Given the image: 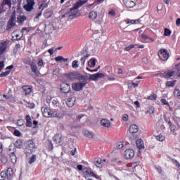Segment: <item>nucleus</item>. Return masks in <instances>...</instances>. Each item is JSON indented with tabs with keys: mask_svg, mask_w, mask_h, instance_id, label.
I'll return each mask as SVG.
<instances>
[{
	"mask_svg": "<svg viewBox=\"0 0 180 180\" xmlns=\"http://www.w3.org/2000/svg\"><path fill=\"white\" fill-rule=\"evenodd\" d=\"M36 150V143L32 140H29L25 150V153L27 157L32 154Z\"/></svg>",
	"mask_w": 180,
	"mask_h": 180,
	"instance_id": "1",
	"label": "nucleus"
},
{
	"mask_svg": "<svg viewBox=\"0 0 180 180\" xmlns=\"http://www.w3.org/2000/svg\"><path fill=\"white\" fill-rule=\"evenodd\" d=\"M13 176V169L8 168L6 172H1L0 173V180H11Z\"/></svg>",
	"mask_w": 180,
	"mask_h": 180,
	"instance_id": "2",
	"label": "nucleus"
},
{
	"mask_svg": "<svg viewBox=\"0 0 180 180\" xmlns=\"http://www.w3.org/2000/svg\"><path fill=\"white\" fill-rule=\"evenodd\" d=\"M158 56L162 60V61H167L169 58V53L167 49H160L158 52Z\"/></svg>",
	"mask_w": 180,
	"mask_h": 180,
	"instance_id": "3",
	"label": "nucleus"
},
{
	"mask_svg": "<svg viewBox=\"0 0 180 180\" xmlns=\"http://www.w3.org/2000/svg\"><path fill=\"white\" fill-rule=\"evenodd\" d=\"M16 26V15L13 14L8 22L7 30H11L12 27H15Z\"/></svg>",
	"mask_w": 180,
	"mask_h": 180,
	"instance_id": "4",
	"label": "nucleus"
},
{
	"mask_svg": "<svg viewBox=\"0 0 180 180\" xmlns=\"http://www.w3.org/2000/svg\"><path fill=\"white\" fill-rule=\"evenodd\" d=\"M77 80L79 81V83L85 86L86 84L89 82V77L86 75H84L82 74L79 73V76L77 77Z\"/></svg>",
	"mask_w": 180,
	"mask_h": 180,
	"instance_id": "5",
	"label": "nucleus"
},
{
	"mask_svg": "<svg viewBox=\"0 0 180 180\" xmlns=\"http://www.w3.org/2000/svg\"><path fill=\"white\" fill-rule=\"evenodd\" d=\"M82 172L84 176H89V175H91L96 179H101V176L95 174V173H94V171H92L91 169L84 168L83 169Z\"/></svg>",
	"mask_w": 180,
	"mask_h": 180,
	"instance_id": "6",
	"label": "nucleus"
},
{
	"mask_svg": "<svg viewBox=\"0 0 180 180\" xmlns=\"http://www.w3.org/2000/svg\"><path fill=\"white\" fill-rule=\"evenodd\" d=\"M34 4V0H27V4L24 6V9H25L27 12H32Z\"/></svg>",
	"mask_w": 180,
	"mask_h": 180,
	"instance_id": "7",
	"label": "nucleus"
},
{
	"mask_svg": "<svg viewBox=\"0 0 180 180\" xmlns=\"http://www.w3.org/2000/svg\"><path fill=\"white\" fill-rule=\"evenodd\" d=\"M71 91V86L69 84L62 83L60 84V91L63 94H69Z\"/></svg>",
	"mask_w": 180,
	"mask_h": 180,
	"instance_id": "8",
	"label": "nucleus"
},
{
	"mask_svg": "<svg viewBox=\"0 0 180 180\" xmlns=\"http://www.w3.org/2000/svg\"><path fill=\"white\" fill-rule=\"evenodd\" d=\"M105 75L103 73L97 72L96 74L91 75L89 77V81H98L99 78H103Z\"/></svg>",
	"mask_w": 180,
	"mask_h": 180,
	"instance_id": "9",
	"label": "nucleus"
},
{
	"mask_svg": "<svg viewBox=\"0 0 180 180\" xmlns=\"http://www.w3.org/2000/svg\"><path fill=\"white\" fill-rule=\"evenodd\" d=\"M41 112L44 117H51L53 115V111H51V110L46 107H42Z\"/></svg>",
	"mask_w": 180,
	"mask_h": 180,
	"instance_id": "10",
	"label": "nucleus"
},
{
	"mask_svg": "<svg viewBox=\"0 0 180 180\" xmlns=\"http://www.w3.org/2000/svg\"><path fill=\"white\" fill-rule=\"evenodd\" d=\"M79 73L77 72H70V73H66L65 75V77L69 79V81H75V79H78V76Z\"/></svg>",
	"mask_w": 180,
	"mask_h": 180,
	"instance_id": "11",
	"label": "nucleus"
},
{
	"mask_svg": "<svg viewBox=\"0 0 180 180\" xmlns=\"http://www.w3.org/2000/svg\"><path fill=\"white\" fill-rule=\"evenodd\" d=\"M64 116H65L64 111H61V110L52 111L51 117H56L57 119H63Z\"/></svg>",
	"mask_w": 180,
	"mask_h": 180,
	"instance_id": "12",
	"label": "nucleus"
},
{
	"mask_svg": "<svg viewBox=\"0 0 180 180\" xmlns=\"http://www.w3.org/2000/svg\"><path fill=\"white\" fill-rule=\"evenodd\" d=\"M124 155L127 160H131L134 157V150L133 149H127L124 153Z\"/></svg>",
	"mask_w": 180,
	"mask_h": 180,
	"instance_id": "13",
	"label": "nucleus"
},
{
	"mask_svg": "<svg viewBox=\"0 0 180 180\" xmlns=\"http://www.w3.org/2000/svg\"><path fill=\"white\" fill-rule=\"evenodd\" d=\"M84 86L80 82H76L72 84V89L73 91H76L77 92H79V91H82V89H84Z\"/></svg>",
	"mask_w": 180,
	"mask_h": 180,
	"instance_id": "14",
	"label": "nucleus"
},
{
	"mask_svg": "<svg viewBox=\"0 0 180 180\" xmlns=\"http://www.w3.org/2000/svg\"><path fill=\"white\" fill-rule=\"evenodd\" d=\"M86 2V0H79V1H77L75 6L70 8V12H72V11H75L77 9H79L82 5H84Z\"/></svg>",
	"mask_w": 180,
	"mask_h": 180,
	"instance_id": "15",
	"label": "nucleus"
},
{
	"mask_svg": "<svg viewBox=\"0 0 180 180\" xmlns=\"http://www.w3.org/2000/svg\"><path fill=\"white\" fill-rule=\"evenodd\" d=\"M123 2L124 5L128 9H131V8H134V6H136V2H134L133 0H123Z\"/></svg>",
	"mask_w": 180,
	"mask_h": 180,
	"instance_id": "16",
	"label": "nucleus"
},
{
	"mask_svg": "<svg viewBox=\"0 0 180 180\" xmlns=\"http://www.w3.org/2000/svg\"><path fill=\"white\" fill-rule=\"evenodd\" d=\"M82 54H84L83 56L80 59L81 65L84 67L85 65V61H86V59L88 57H89V54L86 51H82Z\"/></svg>",
	"mask_w": 180,
	"mask_h": 180,
	"instance_id": "17",
	"label": "nucleus"
},
{
	"mask_svg": "<svg viewBox=\"0 0 180 180\" xmlns=\"http://www.w3.org/2000/svg\"><path fill=\"white\" fill-rule=\"evenodd\" d=\"M53 140L55 143H56V144H58L59 146L63 144V136L59 134H56L53 136Z\"/></svg>",
	"mask_w": 180,
	"mask_h": 180,
	"instance_id": "18",
	"label": "nucleus"
},
{
	"mask_svg": "<svg viewBox=\"0 0 180 180\" xmlns=\"http://www.w3.org/2000/svg\"><path fill=\"white\" fill-rule=\"evenodd\" d=\"M174 75H175V72L174 70H167L162 74V77L167 79L174 77Z\"/></svg>",
	"mask_w": 180,
	"mask_h": 180,
	"instance_id": "19",
	"label": "nucleus"
},
{
	"mask_svg": "<svg viewBox=\"0 0 180 180\" xmlns=\"http://www.w3.org/2000/svg\"><path fill=\"white\" fill-rule=\"evenodd\" d=\"M75 101H77V98L75 97H71L68 98L66 101V105L68 106V108H72L75 103Z\"/></svg>",
	"mask_w": 180,
	"mask_h": 180,
	"instance_id": "20",
	"label": "nucleus"
},
{
	"mask_svg": "<svg viewBox=\"0 0 180 180\" xmlns=\"http://www.w3.org/2000/svg\"><path fill=\"white\" fill-rule=\"evenodd\" d=\"M27 18L25 15H19L17 16V22L19 23V25H23L25 23V20H26Z\"/></svg>",
	"mask_w": 180,
	"mask_h": 180,
	"instance_id": "21",
	"label": "nucleus"
},
{
	"mask_svg": "<svg viewBox=\"0 0 180 180\" xmlns=\"http://www.w3.org/2000/svg\"><path fill=\"white\" fill-rule=\"evenodd\" d=\"M136 146L139 150L144 149V141L141 139H138L136 141Z\"/></svg>",
	"mask_w": 180,
	"mask_h": 180,
	"instance_id": "22",
	"label": "nucleus"
},
{
	"mask_svg": "<svg viewBox=\"0 0 180 180\" xmlns=\"http://www.w3.org/2000/svg\"><path fill=\"white\" fill-rule=\"evenodd\" d=\"M7 46L8 44L6 43V41L0 43V54H4V53H5Z\"/></svg>",
	"mask_w": 180,
	"mask_h": 180,
	"instance_id": "23",
	"label": "nucleus"
},
{
	"mask_svg": "<svg viewBox=\"0 0 180 180\" xmlns=\"http://www.w3.org/2000/svg\"><path fill=\"white\" fill-rule=\"evenodd\" d=\"M22 90L24 91L25 95H30V94H32V86H23L22 87Z\"/></svg>",
	"mask_w": 180,
	"mask_h": 180,
	"instance_id": "24",
	"label": "nucleus"
},
{
	"mask_svg": "<svg viewBox=\"0 0 180 180\" xmlns=\"http://www.w3.org/2000/svg\"><path fill=\"white\" fill-rule=\"evenodd\" d=\"M101 124L103 126V127H109L110 126V121L106 118L103 119L101 120Z\"/></svg>",
	"mask_w": 180,
	"mask_h": 180,
	"instance_id": "25",
	"label": "nucleus"
},
{
	"mask_svg": "<svg viewBox=\"0 0 180 180\" xmlns=\"http://www.w3.org/2000/svg\"><path fill=\"white\" fill-rule=\"evenodd\" d=\"M30 68H31L32 72L34 74H36V75L39 74V70L37 69V65H36V63H32L30 64Z\"/></svg>",
	"mask_w": 180,
	"mask_h": 180,
	"instance_id": "26",
	"label": "nucleus"
},
{
	"mask_svg": "<svg viewBox=\"0 0 180 180\" xmlns=\"http://www.w3.org/2000/svg\"><path fill=\"white\" fill-rule=\"evenodd\" d=\"M139 131V127L136 124H132L129 127V132L131 134L137 133Z\"/></svg>",
	"mask_w": 180,
	"mask_h": 180,
	"instance_id": "27",
	"label": "nucleus"
},
{
	"mask_svg": "<svg viewBox=\"0 0 180 180\" xmlns=\"http://www.w3.org/2000/svg\"><path fill=\"white\" fill-rule=\"evenodd\" d=\"M160 102L163 106H167L170 111L172 110V108L171 107V105H169V103H168V101L166 99L162 98L160 100Z\"/></svg>",
	"mask_w": 180,
	"mask_h": 180,
	"instance_id": "28",
	"label": "nucleus"
},
{
	"mask_svg": "<svg viewBox=\"0 0 180 180\" xmlns=\"http://www.w3.org/2000/svg\"><path fill=\"white\" fill-rule=\"evenodd\" d=\"M25 120L27 127H32V117H30V115H26Z\"/></svg>",
	"mask_w": 180,
	"mask_h": 180,
	"instance_id": "29",
	"label": "nucleus"
},
{
	"mask_svg": "<svg viewBox=\"0 0 180 180\" xmlns=\"http://www.w3.org/2000/svg\"><path fill=\"white\" fill-rule=\"evenodd\" d=\"M3 6H8V8H11L12 6V2L11 0H4L3 2L1 3Z\"/></svg>",
	"mask_w": 180,
	"mask_h": 180,
	"instance_id": "30",
	"label": "nucleus"
},
{
	"mask_svg": "<svg viewBox=\"0 0 180 180\" xmlns=\"http://www.w3.org/2000/svg\"><path fill=\"white\" fill-rule=\"evenodd\" d=\"M98 16V13L96 11H91L89 13V18L91 19L92 20L96 19V17Z\"/></svg>",
	"mask_w": 180,
	"mask_h": 180,
	"instance_id": "31",
	"label": "nucleus"
},
{
	"mask_svg": "<svg viewBox=\"0 0 180 180\" xmlns=\"http://www.w3.org/2000/svg\"><path fill=\"white\" fill-rule=\"evenodd\" d=\"M102 160L101 159H96L95 160V165L98 167V168H103V165L102 164Z\"/></svg>",
	"mask_w": 180,
	"mask_h": 180,
	"instance_id": "32",
	"label": "nucleus"
},
{
	"mask_svg": "<svg viewBox=\"0 0 180 180\" xmlns=\"http://www.w3.org/2000/svg\"><path fill=\"white\" fill-rule=\"evenodd\" d=\"M84 136L89 137V139H94V132L85 129Z\"/></svg>",
	"mask_w": 180,
	"mask_h": 180,
	"instance_id": "33",
	"label": "nucleus"
},
{
	"mask_svg": "<svg viewBox=\"0 0 180 180\" xmlns=\"http://www.w3.org/2000/svg\"><path fill=\"white\" fill-rule=\"evenodd\" d=\"M176 84V80L174 81H167L165 84L166 86L172 88L173 86H175V84Z\"/></svg>",
	"mask_w": 180,
	"mask_h": 180,
	"instance_id": "34",
	"label": "nucleus"
},
{
	"mask_svg": "<svg viewBox=\"0 0 180 180\" xmlns=\"http://www.w3.org/2000/svg\"><path fill=\"white\" fill-rule=\"evenodd\" d=\"M10 159L11 160V162L13 164H16V162L18 161V158H16V155L15 153H11L10 155Z\"/></svg>",
	"mask_w": 180,
	"mask_h": 180,
	"instance_id": "35",
	"label": "nucleus"
},
{
	"mask_svg": "<svg viewBox=\"0 0 180 180\" xmlns=\"http://www.w3.org/2000/svg\"><path fill=\"white\" fill-rule=\"evenodd\" d=\"M53 13L54 12L53 11H47L44 13V16L46 19H49V18H51V16H53Z\"/></svg>",
	"mask_w": 180,
	"mask_h": 180,
	"instance_id": "36",
	"label": "nucleus"
},
{
	"mask_svg": "<svg viewBox=\"0 0 180 180\" xmlns=\"http://www.w3.org/2000/svg\"><path fill=\"white\" fill-rule=\"evenodd\" d=\"M96 64V60L95 59H90L88 62L89 67H91V68H94Z\"/></svg>",
	"mask_w": 180,
	"mask_h": 180,
	"instance_id": "37",
	"label": "nucleus"
},
{
	"mask_svg": "<svg viewBox=\"0 0 180 180\" xmlns=\"http://www.w3.org/2000/svg\"><path fill=\"white\" fill-rule=\"evenodd\" d=\"M167 122L168 124L169 125V129H170L171 131H173V133H175V129H176L175 125L172 124V122H171V120H167Z\"/></svg>",
	"mask_w": 180,
	"mask_h": 180,
	"instance_id": "38",
	"label": "nucleus"
},
{
	"mask_svg": "<svg viewBox=\"0 0 180 180\" xmlns=\"http://www.w3.org/2000/svg\"><path fill=\"white\" fill-rule=\"evenodd\" d=\"M67 58H64V57L63 56H57L55 58V61L60 63L61 61H63V63H65V61H67Z\"/></svg>",
	"mask_w": 180,
	"mask_h": 180,
	"instance_id": "39",
	"label": "nucleus"
},
{
	"mask_svg": "<svg viewBox=\"0 0 180 180\" xmlns=\"http://www.w3.org/2000/svg\"><path fill=\"white\" fill-rule=\"evenodd\" d=\"M22 140L21 139H17L15 143V146L16 148H22Z\"/></svg>",
	"mask_w": 180,
	"mask_h": 180,
	"instance_id": "40",
	"label": "nucleus"
},
{
	"mask_svg": "<svg viewBox=\"0 0 180 180\" xmlns=\"http://www.w3.org/2000/svg\"><path fill=\"white\" fill-rule=\"evenodd\" d=\"M8 99H9V96L8 95H0V101L1 102H4L5 101H8Z\"/></svg>",
	"mask_w": 180,
	"mask_h": 180,
	"instance_id": "41",
	"label": "nucleus"
},
{
	"mask_svg": "<svg viewBox=\"0 0 180 180\" xmlns=\"http://www.w3.org/2000/svg\"><path fill=\"white\" fill-rule=\"evenodd\" d=\"M37 158L36 155H33L30 158L29 164H33V162H35Z\"/></svg>",
	"mask_w": 180,
	"mask_h": 180,
	"instance_id": "42",
	"label": "nucleus"
},
{
	"mask_svg": "<svg viewBox=\"0 0 180 180\" xmlns=\"http://www.w3.org/2000/svg\"><path fill=\"white\" fill-rule=\"evenodd\" d=\"M43 14V11H40L35 18H34V22H39V19H40V16Z\"/></svg>",
	"mask_w": 180,
	"mask_h": 180,
	"instance_id": "43",
	"label": "nucleus"
},
{
	"mask_svg": "<svg viewBox=\"0 0 180 180\" xmlns=\"http://www.w3.org/2000/svg\"><path fill=\"white\" fill-rule=\"evenodd\" d=\"M43 14V11H40L35 18H34V22H39V19H40V16Z\"/></svg>",
	"mask_w": 180,
	"mask_h": 180,
	"instance_id": "44",
	"label": "nucleus"
},
{
	"mask_svg": "<svg viewBox=\"0 0 180 180\" xmlns=\"http://www.w3.org/2000/svg\"><path fill=\"white\" fill-rule=\"evenodd\" d=\"M11 74V70H7L6 72H3L0 74V77L2 78L4 77H8Z\"/></svg>",
	"mask_w": 180,
	"mask_h": 180,
	"instance_id": "45",
	"label": "nucleus"
},
{
	"mask_svg": "<svg viewBox=\"0 0 180 180\" xmlns=\"http://www.w3.org/2000/svg\"><path fill=\"white\" fill-rule=\"evenodd\" d=\"M156 140H158V141H164V140H165V136L159 134L156 136Z\"/></svg>",
	"mask_w": 180,
	"mask_h": 180,
	"instance_id": "46",
	"label": "nucleus"
},
{
	"mask_svg": "<svg viewBox=\"0 0 180 180\" xmlns=\"http://www.w3.org/2000/svg\"><path fill=\"white\" fill-rule=\"evenodd\" d=\"M174 116L177 117V119H180V108H177L174 110Z\"/></svg>",
	"mask_w": 180,
	"mask_h": 180,
	"instance_id": "47",
	"label": "nucleus"
},
{
	"mask_svg": "<svg viewBox=\"0 0 180 180\" xmlns=\"http://www.w3.org/2000/svg\"><path fill=\"white\" fill-rule=\"evenodd\" d=\"M174 94L178 99H180V90L178 89H174Z\"/></svg>",
	"mask_w": 180,
	"mask_h": 180,
	"instance_id": "48",
	"label": "nucleus"
},
{
	"mask_svg": "<svg viewBox=\"0 0 180 180\" xmlns=\"http://www.w3.org/2000/svg\"><path fill=\"white\" fill-rule=\"evenodd\" d=\"M118 150H120L121 148H123V147H124V142H118L117 143V146H116Z\"/></svg>",
	"mask_w": 180,
	"mask_h": 180,
	"instance_id": "49",
	"label": "nucleus"
},
{
	"mask_svg": "<svg viewBox=\"0 0 180 180\" xmlns=\"http://www.w3.org/2000/svg\"><path fill=\"white\" fill-rule=\"evenodd\" d=\"M72 68H78V67H79V65H78V60H73L72 63Z\"/></svg>",
	"mask_w": 180,
	"mask_h": 180,
	"instance_id": "50",
	"label": "nucleus"
},
{
	"mask_svg": "<svg viewBox=\"0 0 180 180\" xmlns=\"http://www.w3.org/2000/svg\"><path fill=\"white\" fill-rule=\"evenodd\" d=\"M37 65L39 67H44V62H43V59L41 58L38 59Z\"/></svg>",
	"mask_w": 180,
	"mask_h": 180,
	"instance_id": "51",
	"label": "nucleus"
},
{
	"mask_svg": "<svg viewBox=\"0 0 180 180\" xmlns=\"http://www.w3.org/2000/svg\"><path fill=\"white\" fill-rule=\"evenodd\" d=\"M171 30H169V29L168 28H165V32H164V36H171Z\"/></svg>",
	"mask_w": 180,
	"mask_h": 180,
	"instance_id": "52",
	"label": "nucleus"
},
{
	"mask_svg": "<svg viewBox=\"0 0 180 180\" xmlns=\"http://www.w3.org/2000/svg\"><path fill=\"white\" fill-rule=\"evenodd\" d=\"M25 124V120L23 119H20L17 121V125L18 126H23Z\"/></svg>",
	"mask_w": 180,
	"mask_h": 180,
	"instance_id": "53",
	"label": "nucleus"
},
{
	"mask_svg": "<svg viewBox=\"0 0 180 180\" xmlns=\"http://www.w3.org/2000/svg\"><path fill=\"white\" fill-rule=\"evenodd\" d=\"M25 32H26V33H29V32H30V29L27 28V27H23L21 30V33H22V37H23V33H25Z\"/></svg>",
	"mask_w": 180,
	"mask_h": 180,
	"instance_id": "54",
	"label": "nucleus"
},
{
	"mask_svg": "<svg viewBox=\"0 0 180 180\" xmlns=\"http://www.w3.org/2000/svg\"><path fill=\"white\" fill-rule=\"evenodd\" d=\"M14 136H16L17 137H20V136H22V133L20 132V131L15 129L13 132Z\"/></svg>",
	"mask_w": 180,
	"mask_h": 180,
	"instance_id": "55",
	"label": "nucleus"
},
{
	"mask_svg": "<svg viewBox=\"0 0 180 180\" xmlns=\"http://www.w3.org/2000/svg\"><path fill=\"white\" fill-rule=\"evenodd\" d=\"M148 99L150 101H155L157 99V94H153L151 96H149Z\"/></svg>",
	"mask_w": 180,
	"mask_h": 180,
	"instance_id": "56",
	"label": "nucleus"
},
{
	"mask_svg": "<svg viewBox=\"0 0 180 180\" xmlns=\"http://www.w3.org/2000/svg\"><path fill=\"white\" fill-rule=\"evenodd\" d=\"M47 6H48L47 4H41L39 6V9H41V11H44V9H46V8H47Z\"/></svg>",
	"mask_w": 180,
	"mask_h": 180,
	"instance_id": "57",
	"label": "nucleus"
},
{
	"mask_svg": "<svg viewBox=\"0 0 180 180\" xmlns=\"http://www.w3.org/2000/svg\"><path fill=\"white\" fill-rule=\"evenodd\" d=\"M0 137L2 140H6V139H11V137L6 135H4V134H2V132H1V134H0Z\"/></svg>",
	"mask_w": 180,
	"mask_h": 180,
	"instance_id": "58",
	"label": "nucleus"
},
{
	"mask_svg": "<svg viewBox=\"0 0 180 180\" xmlns=\"http://www.w3.org/2000/svg\"><path fill=\"white\" fill-rule=\"evenodd\" d=\"M122 120L124 121V122H127V120H129V115L127 114H125L122 116Z\"/></svg>",
	"mask_w": 180,
	"mask_h": 180,
	"instance_id": "59",
	"label": "nucleus"
},
{
	"mask_svg": "<svg viewBox=\"0 0 180 180\" xmlns=\"http://www.w3.org/2000/svg\"><path fill=\"white\" fill-rule=\"evenodd\" d=\"M52 99H53V97H51V96H47L46 99V102L47 103H50L51 102Z\"/></svg>",
	"mask_w": 180,
	"mask_h": 180,
	"instance_id": "60",
	"label": "nucleus"
},
{
	"mask_svg": "<svg viewBox=\"0 0 180 180\" xmlns=\"http://www.w3.org/2000/svg\"><path fill=\"white\" fill-rule=\"evenodd\" d=\"M131 49H134V45L131 44L129 46L125 48L126 51H130V50H131Z\"/></svg>",
	"mask_w": 180,
	"mask_h": 180,
	"instance_id": "61",
	"label": "nucleus"
},
{
	"mask_svg": "<svg viewBox=\"0 0 180 180\" xmlns=\"http://www.w3.org/2000/svg\"><path fill=\"white\" fill-rule=\"evenodd\" d=\"M1 162L2 164H6V162H8V158H6L5 156H3L1 158Z\"/></svg>",
	"mask_w": 180,
	"mask_h": 180,
	"instance_id": "62",
	"label": "nucleus"
},
{
	"mask_svg": "<svg viewBox=\"0 0 180 180\" xmlns=\"http://www.w3.org/2000/svg\"><path fill=\"white\" fill-rule=\"evenodd\" d=\"M125 22L127 25H129V23H131V25H134V22H135L134 20H130V19L126 20Z\"/></svg>",
	"mask_w": 180,
	"mask_h": 180,
	"instance_id": "63",
	"label": "nucleus"
},
{
	"mask_svg": "<svg viewBox=\"0 0 180 180\" xmlns=\"http://www.w3.org/2000/svg\"><path fill=\"white\" fill-rule=\"evenodd\" d=\"M108 14L110 16H115V15H116V11L115 10H111L110 11L108 12Z\"/></svg>",
	"mask_w": 180,
	"mask_h": 180,
	"instance_id": "64",
	"label": "nucleus"
}]
</instances>
